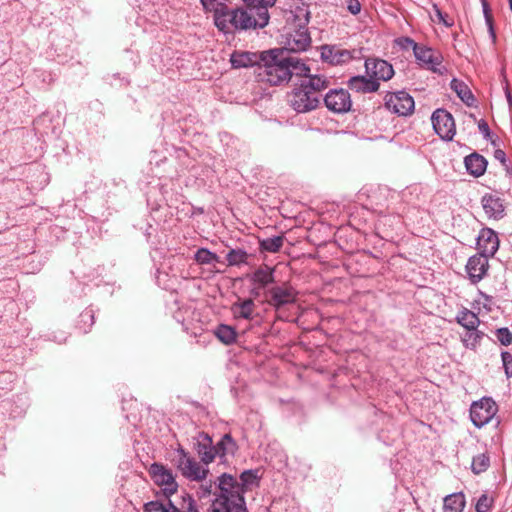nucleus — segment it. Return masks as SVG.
<instances>
[{
	"mask_svg": "<svg viewBox=\"0 0 512 512\" xmlns=\"http://www.w3.org/2000/svg\"><path fill=\"white\" fill-rule=\"evenodd\" d=\"M148 473L153 482L161 487L165 500H154L146 503L143 512H199L195 499L187 492L172 499L178 491L176 482L171 470L164 465L153 463Z\"/></svg>",
	"mask_w": 512,
	"mask_h": 512,
	"instance_id": "nucleus-1",
	"label": "nucleus"
},
{
	"mask_svg": "<svg viewBox=\"0 0 512 512\" xmlns=\"http://www.w3.org/2000/svg\"><path fill=\"white\" fill-rule=\"evenodd\" d=\"M259 82L280 85L289 81V70L283 52L278 49L263 51V60L255 70Z\"/></svg>",
	"mask_w": 512,
	"mask_h": 512,
	"instance_id": "nucleus-2",
	"label": "nucleus"
},
{
	"mask_svg": "<svg viewBox=\"0 0 512 512\" xmlns=\"http://www.w3.org/2000/svg\"><path fill=\"white\" fill-rule=\"evenodd\" d=\"M275 3H271V14L278 25H283L282 29L308 25L311 12L305 2H283L281 7H276Z\"/></svg>",
	"mask_w": 512,
	"mask_h": 512,
	"instance_id": "nucleus-3",
	"label": "nucleus"
},
{
	"mask_svg": "<svg viewBox=\"0 0 512 512\" xmlns=\"http://www.w3.org/2000/svg\"><path fill=\"white\" fill-rule=\"evenodd\" d=\"M220 495L213 501L209 512H229L230 506L244 505V489L232 476L223 474L219 478Z\"/></svg>",
	"mask_w": 512,
	"mask_h": 512,
	"instance_id": "nucleus-4",
	"label": "nucleus"
},
{
	"mask_svg": "<svg viewBox=\"0 0 512 512\" xmlns=\"http://www.w3.org/2000/svg\"><path fill=\"white\" fill-rule=\"evenodd\" d=\"M177 454V468L185 478L200 482L207 477L209 469L191 457L183 447L177 448Z\"/></svg>",
	"mask_w": 512,
	"mask_h": 512,
	"instance_id": "nucleus-5",
	"label": "nucleus"
},
{
	"mask_svg": "<svg viewBox=\"0 0 512 512\" xmlns=\"http://www.w3.org/2000/svg\"><path fill=\"white\" fill-rule=\"evenodd\" d=\"M498 411L495 401L488 397H483L479 401L472 403L470 407V419L472 423L481 428L489 423Z\"/></svg>",
	"mask_w": 512,
	"mask_h": 512,
	"instance_id": "nucleus-6",
	"label": "nucleus"
},
{
	"mask_svg": "<svg viewBox=\"0 0 512 512\" xmlns=\"http://www.w3.org/2000/svg\"><path fill=\"white\" fill-rule=\"evenodd\" d=\"M289 102L294 110L304 113L317 108L320 103V95H316V92L306 89L300 84L290 94Z\"/></svg>",
	"mask_w": 512,
	"mask_h": 512,
	"instance_id": "nucleus-7",
	"label": "nucleus"
},
{
	"mask_svg": "<svg viewBox=\"0 0 512 512\" xmlns=\"http://www.w3.org/2000/svg\"><path fill=\"white\" fill-rule=\"evenodd\" d=\"M385 106L389 111L399 116H407L413 113L415 103L412 96L407 92L399 91L385 96Z\"/></svg>",
	"mask_w": 512,
	"mask_h": 512,
	"instance_id": "nucleus-8",
	"label": "nucleus"
},
{
	"mask_svg": "<svg viewBox=\"0 0 512 512\" xmlns=\"http://www.w3.org/2000/svg\"><path fill=\"white\" fill-rule=\"evenodd\" d=\"M285 36V49L292 52L305 51L311 45V37L307 26L295 29H282Z\"/></svg>",
	"mask_w": 512,
	"mask_h": 512,
	"instance_id": "nucleus-9",
	"label": "nucleus"
},
{
	"mask_svg": "<svg viewBox=\"0 0 512 512\" xmlns=\"http://www.w3.org/2000/svg\"><path fill=\"white\" fill-rule=\"evenodd\" d=\"M432 124L435 132L443 140H452L456 132L453 116L444 109H437L432 114Z\"/></svg>",
	"mask_w": 512,
	"mask_h": 512,
	"instance_id": "nucleus-10",
	"label": "nucleus"
},
{
	"mask_svg": "<svg viewBox=\"0 0 512 512\" xmlns=\"http://www.w3.org/2000/svg\"><path fill=\"white\" fill-rule=\"evenodd\" d=\"M415 58L419 64L435 73L442 74V61L443 57L438 52L429 47L419 45L414 52Z\"/></svg>",
	"mask_w": 512,
	"mask_h": 512,
	"instance_id": "nucleus-11",
	"label": "nucleus"
},
{
	"mask_svg": "<svg viewBox=\"0 0 512 512\" xmlns=\"http://www.w3.org/2000/svg\"><path fill=\"white\" fill-rule=\"evenodd\" d=\"M367 75L372 79L379 81H388L394 75V69L386 60L378 58H368L365 61Z\"/></svg>",
	"mask_w": 512,
	"mask_h": 512,
	"instance_id": "nucleus-12",
	"label": "nucleus"
},
{
	"mask_svg": "<svg viewBox=\"0 0 512 512\" xmlns=\"http://www.w3.org/2000/svg\"><path fill=\"white\" fill-rule=\"evenodd\" d=\"M326 107L335 113H344L351 108L349 93L344 89L331 90L324 98Z\"/></svg>",
	"mask_w": 512,
	"mask_h": 512,
	"instance_id": "nucleus-13",
	"label": "nucleus"
},
{
	"mask_svg": "<svg viewBox=\"0 0 512 512\" xmlns=\"http://www.w3.org/2000/svg\"><path fill=\"white\" fill-rule=\"evenodd\" d=\"M263 60V52L234 51L230 56V63L234 69L256 67L259 68Z\"/></svg>",
	"mask_w": 512,
	"mask_h": 512,
	"instance_id": "nucleus-14",
	"label": "nucleus"
},
{
	"mask_svg": "<svg viewBox=\"0 0 512 512\" xmlns=\"http://www.w3.org/2000/svg\"><path fill=\"white\" fill-rule=\"evenodd\" d=\"M269 293L271 297L268 303L277 309L284 305L292 304L297 299L296 291L287 285L273 287L269 290Z\"/></svg>",
	"mask_w": 512,
	"mask_h": 512,
	"instance_id": "nucleus-15",
	"label": "nucleus"
},
{
	"mask_svg": "<svg viewBox=\"0 0 512 512\" xmlns=\"http://www.w3.org/2000/svg\"><path fill=\"white\" fill-rule=\"evenodd\" d=\"M499 247L497 234L490 228H484L480 231L477 238V249L479 253L488 257L493 256Z\"/></svg>",
	"mask_w": 512,
	"mask_h": 512,
	"instance_id": "nucleus-16",
	"label": "nucleus"
},
{
	"mask_svg": "<svg viewBox=\"0 0 512 512\" xmlns=\"http://www.w3.org/2000/svg\"><path fill=\"white\" fill-rule=\"evenodd\" d=\"M321 57L332 65H342L353 59L352 52L337 46L325 45L321 48Z\"/></svg>",
	"mask_w": 512,
	"mask_h": 512,
	"instance_id": "nucleus-17",
	"label": "nucleus"
},
{
	"mask_svg": "<svg viewBox=\"0 0 512 512\" xmlns=\"http://www.w3.org/2000/svg\"><path fill=\"white\" fill-rule=\"evenodd\" d=\"M488 258L481 253L469 258L466 270L473 283L480 281L485 276L489 267Z\"/></svg>",
	"mask_w": 512,
	"mask_h": 512,
	"instance_id": "nucleus-18",
	"label": "nucleus"
},
{
	"mask_svg": "<svg viewBox=\"0 0 512 512\" xmlns=\"http://www.w3.org/2000/svg\"><path fill=\"white\" fill-rule=\"evenodd\" d=\"M235 10H229L223 2L218 3L214 11V23L222 32H230L234 29Z\"/></svg>",
	"mask_w": 512,
	"mask_h": 512,
	"instance_id": "nucleus-19",
	"label": "nucleus"
},
{
	"mask_svg": "<svg viewBox=\"0 0 512 512\" xmlns=\"http://www.w3.org/2000/svg\"><path fill=\"white\" fill-rule=\"evenodd\" d=\"M483 210L489 219H501L505 207L502 200L494 194H485L481 200Z\"/></svg>",
	"mask_w": 512,
	"mask_h": 512,
	"instance_id": "nucleus-20",
	"label": "nucleus"
},
{
	"mask_svg": "<svg viewBox=\"0 0 512 512\" xmlns=\"http://www.w3.org/2000/svg\"><path fill=\"white\" fill-rule=\"evenodd\" d=\"M196 451L201 462L205 465L213 462L216 457L214 446H212V438L204 432L198 435Z\"/></svg>",
	"mask_w": 512,
	"mask_h": 512,
	"instance_id": "nucleus-21",
	"label": "nucleus"
},
{
	"mask_svg": "<svg viewBox=\"0 0 512 512\" xmlns=\"http://www.w3.org/2000/svg\"><path fill=\"white\" fill-rule=\"evenodd\" d=\"M349 87L356 92L371 93L379 90L380 83L370 77L356 76L350 79Z\"/></svg>",
	"mask_w": 512,
	"mask_h": 512,
	"instance_id": "nucleus-22",
	"label": "nucleus"
},
{
	"mask_svg": "<svg viewBox=\"0 0 512 512\" xmlns=\"http://www.w3.org/2000/svg\"><path fill=\"white\" fill-rule=\"evenodd\" d=\"M465 166L471 175L479 177L486 171L487 161L482 155L473 153L465 158Z\"/></svg>",
	"mask_w": 512,
	"mask_h": 512,
	"instance_id": "nucleus-23",
	"label": "nucleus"
},
{
	"mask_svg": "<svg viewBox=\"0 0 512 512\" xmlns=\"http://www.w3.org/2000/svg\"><path fill=\"white\" fill-rule=\"evenodd\" d=\"M272 2H259L257 6H249L250 13H252L256 18L255 28H264L268 22L270 16H272L271 12L269 13L268 9H271Z\"/></svg>",
	"mask_w": 512,
	"mask_h": 512,
	"instance_id": "nucleus-24",
	"label": "nucleus"
},
{
	"mask_svg": "<svg viewBox=\"0 0 512 512\" xmlns=\"http://www.w3.org/2000/svg\"><path fill=\"white\" fill-rule=\"evenodd\" d=\"M287 68L289 70V80L293 76L301 77L303 79H306L307 76L310 74V68L303 63L299 58L291 56V57H285Z\"/></svg>",
	"mask_w": 512,
	"mask_h": 512,
	"instance_id": "nucleus-25",
	"label": "nucleus"
},
{
	"mask_svg": "<svg viewBox=\"0 0 512 512\" xmlns=\"http://www.w3.org/2000/svg\"><path fill=\"white\" fill-rule=\"evenodd\" d=\"M301 85L305 86L306 89L316 92V95H319L322 90L326 89L330 85V81L323 75L309 74L306 79H302Z\"/></svg>",
	"mask_w": 512,
	"mask_h": 512,
	"instance_id": "nucleus-26",
	"label": "nucleus"
},
{
	"mask_svg": "<svg viewBox=\"0 0 512 512\" xmlns=\"http://www.w3.org/2000/svg\"><path fill=\"white\" fill-rule=\"evenodd\" d=\"M231 310L235 318L252 319L255 304L252 299H245L234 303Z\"/></svg>",
	"mask_w": 512,
	"mask_h": 512,
	"instance_id": "nucleus-27",
	"label": "nucleus"
},
{
	"mask_svg": "<svg viewBox=\"0 0 512 512\" xmlns=\"http://www.w3.org/2000/svg\"><path fill=\"white\" fill-rule=\"evenodd\" d=\"M256 18L250 13V10H235V21H234V29H251L255 28Z\"/></svg>",
	"mask_w": 512,
	"mask_h": 512,
	"instance_id": "nucleus-28",
	"label": "nucleus"
},
{
	"mask_svg": "<svg viewBox=\"0 0 512 512\" xmlns=\"http://www.w3.org/2000/svg\"><path fill=\"white\" fill-rule=\"evenodd\" d=\"M215 337L224 345H232L237 340V332L230 325L220 324L213 331Z\"/></svg>",
	"mask_w": 512,
	"mask_h": 512,
	"instance_id": "nucleus-29",
	"label": "nucleus"
},
{
	"mask_svg": "<svg viewBox=\"0 0 512 512\" xmlns=\"http://www.w3.org/2000/svg\"><path fill=\"white\" fill-rule=\"evenodd\" d=\"M450 87L465 104L468 106L473 104L474 96L466 83L453 79Z\"/></svg>",
	"mask_w": 512,
	"mask_h": 512,
	"instance_id": "nucleus-30",
	"label": "nucleus"
},
{
	"mask_svg": "<svg viewBox=\"0 0 512 512\" xmlns=\"http://www.w3.org/2000/svg\"><path fill=\"white\" fill-rule=\"evenodd\" d=\"M251 281L265 287L274 282V270L267 265L261 266L252 274Z\"/></svg>",
	"mask_w": 512,
	"mask_h": 512,
	"instance_id": "nucleus-31",
	"label": "nucleus"
},
{
	"mask_svg": "<svg viewBox=\"0 0 512 512\" xmlns=\"http://www.w3.org/2000/svg\"><path fill=\"white\" fill-rule=\"evenodd\" d=\"M214 449L216 456L224 457L227 454H233L237 449V445L232 436L227 433L223 435L221 440L214 446Z\"/></svg>",
	"mask_w": 512,
	"mask_h": 512,
	"instance_id": "nucleus-32",
	"label": "nucleus"
},
{
	"mask_svg": "<svg viewBox=\"0 0 512 512\" xmlns=\"http://www.w3.org/2000/svg\"><path fill=\"white\" fill-rule=\"evenodd\" d=\"M465 507V498L462 493H454L444 498L445 512H462Z\"/></svg>",
	"mask_w": 512,
	"mask_h": 512,
	"instance_id": "nucleus-33",
	"label": "nucleus"
},
{
	"mask_svg": "<svg viewBox=\"0 0 512 512\" xmlns=\"http://www.w3.org/2000/svg\"><path fill=\"white\" fill-rule=\"evenodd\" d=\"M457 322L470 331L476 330L480 323L478 316L470 310L462 311L457 316Z\"/></svg>",
	"mask_w": 512,
	"mask_h": 512,
	"instance_id": "nucleus-34",
	"label": "nucleus"
},
{
	"mask_svg": "<svg viewBox=\"0 0 512 512\" xmlns=\"http://www.w3.org/2000/svg\"><path fill=\"white\" fill-rule=\"evenodd\" d=\"M284 239L285 238L282 235L263 239L259 242L260 250L270 253H277L282 248Z\"/></svg>",
	"mask_w": 512,
	"mask_h": 512,
	"instance_id": "nucleus-35",
	"label": "nucleus"
},
{
	"mask_svg": "<svg viewBox=\"0 0 512 512\" xmlns=\"http://www.w3.org/2000/svg\"><path fill=\"white\" fill-rule=\"evenodd\" d=\"M249 258V254L242 249H231L226 255V261L228 266H239L246 264Z\"/></svg>",
	"mask_w": 512,
	"mask_h": 512,
	"instance_id": "nucleus-36",
	"label": "nucleus"
},
{
	"mask_svg": "<svg viewBox=\"0 0 512 512\" xmlns=\"http://www.w3.org/2000/svg\"><path fill=\"white\" fill-rule=\"evenodd\" d=\"M489 464V457L485 454H479L473 458L471 467L475 474H479L486 471Z\"/></svg>",
	"mask_w": 512,
	"mask_h": 512,
	"instance_id": "nucleus-37",
	"label": "nucleus"
},
{
	"mask_svg": "<svg viewBox=\"0 0 512 512\" xmlns=\"http://www.w3.org/2000/svg\"><path fill=\"white\" fill-rule=\"evenodd\" d=\"M195 260L199 264H210L212 262H219V257L208 249L201 248L196 252Z\"/></svg>",
	"mask_w": 512,
	"mask_h": 512,
	"instance_id": "nucleus-38",
	"label": "nucleus"
},
{
	"mask_svg": "<svg viewBox=\"0 0 512 512\" xmlns=\"http://www.w3.org/2000/svg\"><path fill=\"white\" fill-rule=\"evenodd\" d=\"M257 473L253 470H246L240 475V486H243L244 492L250 488V486L257 484Z\"/></svg>",
	"mask_w": 512,
	"mask_h": 512,
	"instance_id": "nucleus-39",
	"label": "nucleus"
},
{
	"mask_svg": "<svg viewBox=\"0 0 512 512\" xmlns=\"http://www.w3.org/2000/svg\"><path fill=\"white\" fill-rule=\"evenodd\" d=\"M482 3H483V12H484V15H485V20H486V23L488 25L489 32L491 34L492 40H493V42H495L496 35H495V32H494V28H493V17H492V14H491V10H490V7L488 5V2H482Z\"/></svg>",
	"mask_w": 512,
	"mask_h": 512,
	"instance_id": "nucleus-40",
	"label": "nucleus"
},
{
	"mask_svg": "<svg viewBox=\"0 0 512 512\" xmlns=\"http://www.w3.org/2000/svg\"><path fill=\"white\" fill-rule=\"evenodd\" d=\"M496 337L502 345H509L512 342V333L508 328H500L496 331Z\"/></svg>",
	"mask_w": 512,
	"mask_h": 512,
	"instance_id": "nucleus-41",
	"label": "nucleus"
},
{
	"mask_svg": "<svg viewBox=\"0 0 512 512\" xmlns=\"http://www.w3.org/2000/svg\"><path fill=\"white\" fill-rule=\"evenodd\" d=\"M492 505V499L483 494L477 501L475 509L477 512H488Z\"/></svg>",
	"mask_w": 512,
	"mask_h": 512,
	"instance_id": "nucleus-42",
	"label": "nucleus"
},
{
	"mask_svg": "<svg viewBox=\"0 0 512 512\" xmlns=\"http://www.w3.org/2000/svg\"><path fill=\"white\" fill-rule=\"evenodd\" d=\"M435 13L440 22H442L446 27H451L454 25V20L449 17L447 13H443L436 4L433 5Z\"/></svg>",
	"mask_w": 512,
	"mask_h": 512,
	"instance_id": "nucleus-43",
	"label": "nucleus"
},
{
	"mask_svg": "<svg viewBox=\"0 0 512 512\" xmlns=\"http://www.w3.org/2000/svg\"><path fill=\"white\" fill-rule=\"evenodd\" d=\"M396 43L403 49L412 48L414 52L416 51V48H418V46H419L414 40H412L411 38H408V37L398 38L396 40Z\"/></svg>",
	"mask_w": 512,
	"mask_h": 512,
	"instance_id": "nucleus-44",
	"label": "nucleus"
},
{
	"mask_svg": "<svg viewBox=\"0 0 512 512\" xmlns=\"http://www.w3.org/2000/svg\"><path fill=\"white\" fill-rule=\"evenodd\" d=\"M503 366L507 377L512 376V355L509 352L502 353Z\"/></svg>",
	"mask_w": 512,
	"mask_h": 512,
	"instance_id": "nucleus-45",
	"label": "nucleus"
},
{
	"mask_svg": "<svg viewBox=\"0 0 512 512\" xmlns=\"http://www.w3.org/2000/svg\"><path fill=\"white\" fill-rule=\"evenodd\" d=\"M347 9L353 15L358 14L361 11V3L360 2H349Z\"/></svg>",
	"mask_w": 512,
	"mask_h": 512,
	"instance_id": "nucleus-46",
	"label": "nucleus"
},
{
	"mask_svg": "<svg viewBox=\"0 0 512 512\" xmlns=\"http://www.w3.org/2000/svg\"><path fill=\"white\" fill-rule=\"evenodd\" d=\"M478 128H479V130L481 131V133H482L486 138H487V137H489V135H490L489 126H488V124H487L484 120L479 121V123H478Z\"/></svg>",
	"mask_w": 512,
	"mask_h": 512,
	"instance_id": "nucleus-47",
	"label": "nucleus"
},
{
	"mask_svg": "<svg viewBox=\"0 0 512 512\" xmlns=\"http://www.w3.org/2000/svg\"><path fill=\"white\" fill-rule=\"evenodd\" d=\"M495 158L500 160L501 162H504V160H505V153L502 150H496L495 151Z\"/></svg>",
	"mask_w": 512,
	"mask_h": 512,
	"instance_id": "nucleus-48",
	"label": "nucleus"
},
{
	"mask_svg": "<svg viewBox=\"0 0 512 512\" xmlns=\"http://www.w3.org/2000/svg\"><path fill=\"white\" fill-rule=\"evenodd\" d=\"M203 6L205 9H209L210 7H213L214 6V2H206V1H203L202 2Z\"/></svg>",
	"mask_w": 512,
	"mask_h": 512,
	"instance_id": "nucleus-49",
	"label": "nucleus"
}]
</instances>
